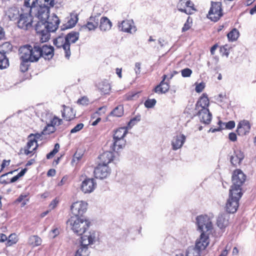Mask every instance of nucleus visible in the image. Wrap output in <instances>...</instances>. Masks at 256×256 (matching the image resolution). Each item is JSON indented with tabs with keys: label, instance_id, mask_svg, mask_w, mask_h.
Segmentation results:
<instances>
[{
	"label": "nucleus",
	"instance_id": "nucleus-43",
	"mask_svg": "<svg viewBox=\"0 0 256 256\" xmlns=\"http://www.w3.org/2000/svg\"><path fill=\"white\" fill-rule=\"evenodd\" d=\"M140 92H130L124 95V99L126 100H133L138 98V94Z\"/></svg>",
	"mask_w": 256,
	"mask_h": 256
},
{
	"label": "nucleus",
	"instance_id": "nucleus-28",
	"mask_svg": "<svg viewBox=\"0 0 256 256\" xmlns=\"http://www.w3.org/2000/svg\"><path fill=\"white\" fill-rule=\"evenodd\" d=\"M20 14L18 9L16 7L10 8L6 12V15L10 20H16Z\"/></svg>",
	"mask_w": 256,
	"mask_h": 256
},
{
	"label": "nucleus",
	"instance_id": "nucleus-33",
	"mask_svg": "<svg viewBox=\"0 0 256 256\" xmlns=\"http://www.w3.org/2000/svg\"><path fill=\"white\" fill-rule=\"evenodd\" d=\"M228 224V220L226 219L224 214L218 216L217 219V225L221 229L225 228Z\"/></svg>",
	"mask_w": 256,
	"mask_h": 256
},
{
	"label": "nucleus",
	"instance_id": "nucleus-24",
	"mask_svg": "<svg viewBox=\"0 0 256 256\" xmlns=\"http://www.w3.org/2000/svg\"><path fill=\"white\" fill-rule=\"evenodd\" d=\"M244 157V152L240 150H236L230 158V162L233 166H236L240 164Z\"/></svg>",
	"mask_w": 256,
	"mask_h": 256
},
{
	"label": "nucleus",
	"instance_id": "nucleus-38",
	"mask_svg": "<svg viewBox=\"0 0 256 256\" xmlns=\"http://www.w3.org/2000/svg\"><path fill=\"white\" fill-rule=\"evenodd\" d=\"M111 115L120 117L124 114V107L122 105H119L115 108L110 113Z\"/></svg>",
	"mask_w": 256,
	"mask_h": 256
},
{
	"label": "nucleus",
	"instance_id": "nucleus-23",
	"mask_svg": "<svg viewBox=\"0 0 256 256\" xmlns=\"http://www.w3.org/2000/svg\"><path fill=\"white\" fill-rule=\"evenodd\" d=\"M218 125L219 126L217 128H210V131L212 132H214L220 131L224 128L232 130L235 127L236 124L234 120H230L226 123L222 122L221 120H219Z\"/></svg>",
	"mask_w": 256,
	"mask_h": 256
},
{
	"label": "nucleus",
	"instance_id": "nucleus-53",
	"mask_svg": "<svg viewBox=\"0 0 256 256\" xmlns=\"http://www.w3.org/2000/svg\"><path fill=\"white\" fill-rule=\"evenodd\" d=\"M84 125L82 123H80L76 124L73 128L70 130V133H76L83 128Z\"/></svg>",
	"mask_w": 256,
	"mask_h": 256
},
{
	"label": "nucleus",
	"instance_id": "nucleus-60",
	"mask_svg": "<svg viewBox=\"0 0 256 256\" xmlns=\"http://www.w3.org/2000/svg\"><path fill=\"white\" fill-rule=\"evenodd\" d=\"M228 138L232 142H236L237 140L236 134L234 132H230L228 134Z\"/></svg>",
	"mask_w": 256,
	"mask_h": 256
},
{
	"label": "nucleus",
	"instance_id": "nucleus-58",
	"mask_svg": "<svg viewBox=\"0 0 256 256\" xmlns=\"http://www.w3.org/2000/svg\"><path fill=\"white\" fill-rule=\"evenodd\" d=\"M226 99V95L222 94H219L216 98V100L220 103L225 102Z\"/></svg>",
	"mask_w": 256,
	"mask_h": 256
},
{
	"label": "nucleus",
	"instance_id": "nucleus-6",
	"mask_svg": "<svg viewBox=\"0 0 256 256\" xmlns=\"http://www.w3.org/2000/svg\"><path fill=\"white\" fill-rule=\"evenodd\" d=\"M246 180V176L240 169H236L234 171L232 176V185L230 191L236 192L238 194H242V186Z\"/></svg>",
	"mask_w": 256,
	"mask_h": 256
},
{
	"label": "nucleus",
	"instance_id": "nucleus-1",
	"mask_svg": "<svg viewBox=\"0 0 256 256\" xmlns=\"http://www.w3.org/2000/svg\"><path fill=\"white\" fill-rule=\"evenodd\" d=\"M39 20L36 25L35 30L40 41L44 42L50 38V33L58 28L60 22L59 18L53 14L46 19L38 18Z\"/></svg>",
	"mask_w": 256,
	"mask_h": 256
},
{
	"label": "nucleus",
	"instance_id": "nucleus-40",
	"mask_svg": "<svg viewBox=\"0 0 256 256\" xmlns=\"http://www.w3.org/2000/svg\"><path fill=\"white\" fill-rule=\"evenodd\" d=\"M8 66V59L4 54H2L0 57V69L6 68Z\"/></svg>",
	"mask_w": 256,
	"mask_h": 256
},
{
	"label": "nucleus",
	"instance_id": "nucleus-29",
	"mask_svg": "<svg viewBox=\"0 0 256 256\" xmlns=\"http://www.w3.org/2000/svg\"><path fill=\"white\" fill-rule=\"evenodd\" d=\"M100 22V28L101 30L106 32L111 29L112 23L107 17L102 16Z\"/></svg>",
	"mask_w": 256,
	"mask_h": 256
},
{
	"label": "nucleus",
	"instance_id": "nucleus-7",
	"mask_svg": "<svg viewBox=\"0 0 256 256\" xmlns=\"http://www.w3.org/2000/svg\"><path fill=\"white\" fill-rule=\"evenodd\" d=\"M95 240L94 233L80 237V247L76 252L74 256H87L88 255V246L93 244Z\"/></svg>",
	"mask_w": 256,
	"mask_h": 256
},
{
	"label": "nucleus",
	"instance_id": "nucleus-25",
	"mask_svg": "<svg viewBox=\"0 0 256 256\" xmlns=\"http://www.w3.org/2000/svg\"><path fill=\"white\" fill-rule=\"evenodd\" d=\"M186 139V136L182 134L174 136L172 142V149L176 150L180 148L185 142Z\"/></svg>",
	"mask_w": 256,
	"mask_h": 256
},
{
	"label": "nucleus",
	"instance_id": "nucleus-62",
	"mask_svg": "<svg viewBox=\"0 0 256 256\" xmlns=\"http://www.w3.org/2000/svg\"><path fill=\"white\" fill-rule=\"evenodd\" d=\"M50 232L52 233V236L53 238H55L56 236L60 234L59 230L58 228H55L52 230H51Z\"/></svg>",
	"mask_w": 256,
	"mask_h": 256
},
{
	"label": "nucleus",
	"instance_id": "nucleus-51",
	"mask_svg": "<svg viewBox=\"0 0 256 256\" xmlns=\"http://www.w3.org/2000/svg\"><path fill=\"white\" fill-rule=\"evenodd\" d=\"M62 123V120L60 118L56 116H54L50 120V124L55 127V126H58Z\"/></svg>",
	"mask_w": 256,
	"mask_h": 256
},
{
	"label": "nucleus",
	"instance_id": "nucleus-30",
	"mask_svg": "<svg viewBox=\"0 0 256 256\" xmlns=\"http://www.w3.org/2000/svg\"><path fill=\"white\" fill-rule=\"evenodd\" d=\"M119 28H121L122 31L130 33L132 32L131 30L132 28H134L133 21L128 20H124L121 22L120 24L119 25Z\"/></svg>",
	"mask_w": 256,
	"mask_h": 256
},
{
	"label": "nucleus",
	"instance_id": "nucleus-10",
	"mask_svg": "<svg viewBox=\"0 0 256 256\" xmlns=\"http://www.w3.org/2000/svg\"><path fill=\"white\" fill-rule=\"evenodd\" d=\"M223 16L222 4L221 2L212 1L207 17L212 21L218 22Z\"/></svg>",
	"mask_w": 256,
	"mask_h": 256
},
{
	"label": "nucleus",
	"instance_id": "nucleus-14",
	"mask_svg": "<svg viewBox=\"0 0 256 256\" xmlns=\"http://www.w3.org/2000/svg\"><path fill=\"white\" fill-rule=\"evenodd\" d=\"M96 187V182L94 178L86 177L82 180L80 189L84 194H90L92 192Z\"/></svg>",
	"mask_w": 256,
	"mask_h": 256
},
{
	"label": "nucleus",
	"instance_id": "nucleus-39",
	"mask_svg": "<svg viewBox=\"0 0 256 256\" xmlns=\"http://www.w3.org/2000/svg\"><path fill=\"white\" fill-rule=\"evenodd\" d=\"M39 0H24V5L27 8H30V12L33 8H35L37 5H38V1Z\"/></svg>",
	"mask_w": 256,
	"mask_h": 256
},
{
	"label": "nucleus",
	"instance_id": "nucleus-50",
	"mask_svg": "<svg viewBox=\"0 0 256 256\" xmlns=\"http://www.w3.org/2000/svg\"><path fill=\"white\" fill-rule=\"evenodd\" d=\"M22 60V62L20 64V70L22 72H24L28 70V66H29L28 62H30V61H26V60Z\"/></svg>",
	"mask_w": 256,
	"mask_h": 256
},
{
	"label": "nucleus",
	"instance_id": "nucleus-47",
	"mask_svg": "<svg viewBox=\"0 0 256 256\" xmlns=\"http://www.w3.org/2000/svg\"><path fill=\"white\" fill-rule=\"evenodd\" d=\"M77 20H76L71 18L68 21L66 24L63 25L62 30H66L72 28L74 26Z\"/></svg>",
	"mask_w": 256,
	"mask_h": 256
},
{
	"label": "nucleus",
	"instance_id": "nucleus-15",
	"mask_svg": "<svg viewBox=\"0 0 256 256\" xmlns=\"http://www.w3.org/2000/svg\"><path fill=\"white\" fill-rule=\"evenodd\" d=\"M110 173V169L108 166L99 163L94 170V176L97 178H106Z\"/></svg>",
	"mask_w": 256,
	"mask_h": 256
},
{
	"label": "nucleus",
	"instance_id": "nucleus-12",
	"mask_svg": "<svg viewBox=\"0 0 256 256\" xmlns=\"http://www.w3.org/2000/svg\"><path fill=\"white\" fill-rule=\"evenodd\" d=\"M18 28L28 30L32 26V16L30 13H22L16 20Z\"/></svg>",
	"mask_w": 256,
	"mask_h": 256
},
{
	"label": "nucleus",
	"instance_id": "nucleus-63",
	"mask_svg": "<svg viewBox=\"0 0 256 256\" xmlns=\"http://www.w3.org/2000/svg\"><path fill=\"white\" fill-rule=\"evenodd\" d=\"M218 44H214V46H212L211 47V48L210 49V54L212 55H214V54L215 51L218 48Z\"/></svg>",
	"mask_w": 256,
	"mask_h": 256
},
{
	"label": "nucleus",
	"instance_id": "nucleus-55",
	"mask_svg": "<svg viewBox=\"0 0 256 256\" xmlns=\"http://www.w3.org/2000/svg\"><path fill=\"white\" fill-rule=\"evenodd\" d=\"M182 72V76L183 77H189L190 76V75L192 74V70L188 68H186L184 70H182L181 72Z\"/></svg>",
	"mask_w": 256,
	"mask_h": 256
},
{
	"label": "nucleus",
	"instance_id": "nucleus-4",
	"mask_svg": "<svg viewBox=\"0 0 256 256\" xmlns=\"http://www.w3.org/2000/svg\"><path fill=\"white\" fill-rule=\"evenodd\" d=\"M19 52L20 60L30 61V62H36L41 58L39 46L37 44L33 46L29 44L22 46L20 48Z\"/></svg>",
	"mask_w": 256,
	"mask_h": 256
},
{
	"label": "nucleus",
	"instance_id": "nucleus-9",
	"mask_svg": "<svg viewBox=\"0 0 256 256\" xmlns=\"http://www.w3.org/2000/svg\"><path fill=\"white\" fill-rule=\"evenodd\" d=\"M198 230L202 232L210 234L213 228L212 224L209 216L201 215L196 217Z\"/></svg>",
	"mask_w": 256,
	"mask_h": 256
},
{
	"label": "nucleus",
	"instance_id": "nucleus-13",
	"mask_svg": "<svg viewBox=\"0 0 256 256\" xmlns=\"http://www.w3.org/2000/svg\"><path fill=\"white\" fill-rule=\"evenodd\" d=\"M88 209L87 202L84 201H78L72 203L70 206L72 216L82 217Z\"/></svg>",
	"mask_w": 256,
	"mask_h": 256
},
{
	"label": "nucleus",
	"instance_id": "nucleus-16",
	"mask_svg": "<svg viewBox=\"0 0 256 256\" xmlns=\"http://www.w3.org/2000/svg\"><path fill=\"white\" fill-rule=\"evenodd\" d=\"M196 114L200 121L204 124H209L212 120V114L208 108H204L200 110H196Z\"/></svg>",
	"mask_w": 256,
	"mask_h": 256
},
{
	"label": "nucleus",
	"instance_id": "nucleus-37",
	"mask_svg": "<svg viewBox=\"0 0 256 256\" xmlns=\"http://www.w3.org/2000/svg\"><path fill=\"white\" fill-rule=\"evenodd\" d=\"M178 10L182 12L185 14H190L189 10L186 8V2L184 0H180L176 4Z\"/></svg>",
	"mask_w": 256,
	"mask_h": 256
},
{
	"label": "nucleus",
	"instance_id": "nucleus-44",
	"mask_svg": "<svg viewBox=\"0 0 256 256\" xmlns=\"http://www.w3.org/2000/svg\"><path fill=\"white\" fill-rule=\"evenodd\" d=\"M192 24V19L190 16H188L182 28V32H184L189 30L191 28Z\"/></svg>",
	"mask_w": 256,
	"mask_h": 256
},
{
	"label": "nucleus",
	"instance_id": "nucleus-57",
	"mask_svg": "<svg viewBox=\"0 0 256 256\" xmlns=\"http://www.w3.org/2000/svg\"><path fill=\"white\" fill-rule=\"evenodd\" d=\"M204 82H200L196 86L195 90L196 92L200 93L204 90Z\"/></svg>",
	"mask_w": 256,
	"mask_h": 256
},
{
	"label": "nucleus",
	"instance_id": "nucleus-5",
	"mask_svg": "<svg viewBox=\"0 0 256 256\" xmlns=\"http://www.w3.org/2000/svg\"><path fill=\"white\" fill-rule=\"evenodd\" d=\"M44 135L41 133L30 134L28 138V142L23 148L24 154L30 157L34 155L38 148V140H42L41 137Z\"/></svg>",
	"mask_w": 256,
	"mask_h": 256
},
{
	"label": "nucleus",
	"instance_id": "nucleus-34",
	"mask_svg": "<svg viewBox=\"0 0 256 256\" xmlns=\"http://www.w3.org/2000/svg\"><path fill=\"white\" fill-rule=\"evenodd\" d=\"M42 239L37 236H33L29 238V244L33 247L39 246L42 244Z\"/></svg>",
	"mask_w": 256,
	"mask_h": 256
},
{
	"label": "nucleus",
	"instance_id": "nucleus-59",
	"mask_svg": "<svg viewBox=\"0 0 256 256\" xmlns=\"http://www.w3.org/2000/svg\"><path fill=\"white\" fill-rule=\"evenodd\" d=\"M59 202V200L57 198H54L52 202L49 204V208L51 210L54 209L56 206H57Z\"/></svg>",
	"mask_w": 256,
	"mask_h": 256
},
{
	"label": "nucleus",
	"instance_id": "nucleus-36",
	"mask_svg": "<svg viewBox=\"0 0 256 256\" xmlns=\"http://www.w3.org/2000/svg\"><path fill=\"white\" fill-rule=\"evenodd\" d=\"M200 251L196 246H190L186 250V256H200Z\"/></svg>",
	"mask_w": 256,
	"mask_h": 256
},
{
	"label": "nucleus",
	"instance_id": "nucleus-42",
	"mask_svg": "<svg viewBox=\"0 0 256 256\" xmlns=\"http://www.w3.org/2000/svg\"><path fill=\"white\" fill-rule=\"evenodd\" d=\"M56 128L50 124H48L42 131L44 135L50 134L56 131Z\"/></svg>",
	"mask_w": 256,
	"mask_h": 256
},
{
	"label": "nucleus",
	"instance_id": "nucleus-8",
	"mask_svg": "<svg viewBox=\"0 0 256 256\" xmlns=\"http://www.w3.org/2000/svg\"><path fill=\"white\" fill-rule=\"evenodd\" d=\"M242 195V194H237L236 192L230 190L229 198L225 206L226 210L228 213L234 214L237 211L239 206V200Z\"/></svg>",
	"mask_w": 256,
	"mask_h": 256
},
{
	"label": "nucleus",
	"instance_id": "nucleus-45",
	"mask_svg": "<svg viewBox=\"0 0 256 256\" xmlns=\"http://www.w3.org/2000/svg\"><path fill=\"white\" fill-rule=\"evenodd\" d=\"M60 144L58 143H56L54 144V148L52 151L46 154V158L50 159L52 158L55 154L58 152L60 150Z\"/></svg>",
	"mask_w": 256,
	"mask_h": 256
},
{
	"label": "nucleus",
	"instance_id": "nucleus-35",
	"mask_svg": "<svg viewBox=\"0 0 256 256\" xmlns=\"http://www.w3.org/2000/svg\"><path fill=\"white\" fill-rule=\"evenodd\" d=\"M239 35L238 30L234 28L228 34L227 36L229 41L234 42L238 38Z\"/></svg>",
	"mask_w": 256,
	"mask_h": 256
},
{
	"label": "nucleus",
	"instance_id": "nucleus-61",
	"mask_svg": "<svg viewBox=\"0 0 256 256\" xmlns=\"http://www.w3.org/2000/svg\"><path fill=\"white\" fill-rule=\"evenodd\" d=\"M10 164V160H4L2 161V162L1 164V168L0 170V172L6 166H9Z\"/></svg>",
	"mask_w": 256,
	"mask_h": 256
},
{
	"label": "nucleus",
	"instance_id": "nucleus-11",
	"mask_svg": "<svg viewBox=\"0 0 256 256\" xmlns=\"http://www.w3.org/2000/svg\"><path fill=\"white\" fill-rule=\"evenodd\" d=\"M40 2L37 8V18L46 19L48 18L50 8L54 6V0H39Z\"/></svg>",
	"mask_w": 256,
	"mask_h": 256
},
{
	"label": "nucleus",
	"instance_id": "nucleus-48",
	"mask_svg": "<svg viewBox=\"0 0 256 256\" xmlns=\"http://www.w3.org/2000/svg\"><path fill=\"white\" fill-rule=\"evenodd\" d=\"M100 89L102 94H108L110 90V86L108 84L104 82L100 86Z\"/></svg>",
	"mask_w": 256,
	"mask_h": 256
},
{
	"label": "nucleus",
	"instance_id": "nucleus-49",
	"mask_svg": "<svg viewBox=\"0 0 256 256\" xmlns=\"http://www.w3.org/2000/svg\"><path fill=\"white\" fill-rule=\"evenodd\" d=\"M18 241V236L15 234H12L8 237V246H12L14 244H16Z\"/></svg>",
	"mask_w": 256,
	"mask_h": 256
},
{
	"label": "nucleus",
	"instance_id": "nucleus-18",
	"mask_svg": "<svg viewBox=\"0 0 256 256\" xmlns=\"http://www.w3.org/2000/svg\"><path fill=\"white\" fill-rule=\"evenodd\" d=\"M250 123L248 120H242L238 125L236 132L238 136H245L250 132Z\"/></svg>",
	"mask_w": 256,
	"mask_h": 256
},
{
	"label": "nucleus",
	"instance_id": "nucleus-21",
	"mask_svg": "<svg viewBox=\"0 0 256 256\" xmlns=\"http://www.w3.org/2000/svg\"><path fill=\"white\" fill-rule=\"evenodd\" d=\"M210 105V100L208 95L204 93L200 97L196 104L195 110H200L204 108H208Z\"/></svg>",
	"mask_w": 256,
	"mask_h": 256
},
{
	"label": "nucleus",
	"instance_id": "nucleus-26",
	"mask_svg": "<svg viewBox=\"0 0 256 256\" xmlns=\"http://www.w3.org/2000/svg\"><path fill=\"white\" fill-rule=\"evenodd\" d=\"M114 154L110 152H105L99 156L100 163L108 166L114 158Z\"/></svg>",
	"mask_w": 256,
	"mask_h": 256
},
{
	"label": "nucleus",
	"instance_id": "nucleus-46",
	"mask_svg": "<svg viewBox=\"0 0 256 256\" xmlns=\"http://www.w3.org/2000/svg\"><path fill=\"white\" fill-rule=\"evenodd\" d=\"M186 8H187L186 10H189L190 12V14H186L188 15L194 14L196 10L194 8V4L190 0L186 2Z\"/></svg>",
	"mask_w": 256,
	"mask_h": 256
},
{
	"label": "nucleus",
	"instance_id": "nucleus-56",
	"mask_svg": "<svg viewBox=\"0 0 256 256\" xmlns=\"http://www.w3.org/2000/svg\"><path fill=\"white\" fill-rule=\"evenodd\" d=\"M88 99L86 96H83L77 100V104L82 105H86L88 103Z\"/></svg>",
	"mask_w": 256,
	"mask_h": 256
},
{
	"label": "nucleus",
	"instance_id": "nucleus-64",
	"mask_svg": "<svg viewBox=\"0 0 256 256\" xmlns=\"http://www.w3.org/2000/svg\"><path fill=\"white\" fill-rule=\"evenodd\" d=\"M56 171L54 169H50L47 172V176H53L56 174Z\"/></svg>",
	"mask_w": 256,
	"mask_h": 256
},
{
	"label": "nucleus",
	"instance_id": "nucleus-52",
	"mask_svg": "<svg viewBox=\"0 0 256 256\" xmlns=\"http://www.w3.org/2000/svg\"><path fill=\"white\" fill-rule=\"evenodd\" d=\"M156 100L154 98L148 99L144 103L146 108H153L156 104Z\"/></svg>",
	"mask_w": 256,
	"mask_h": 256
},
{
	"label": "nucleus",
	"instance_id": "nucleus-20",
	"mask_svg": "<svg viewBox=\"0 0 256 256\" xmlns=\"http://www.w3.org/2000/svg\"><path fill=\"white\" fill-rule=\"evenodd\" d=\"M39 50L41 53V57L46 60L51 59L54 55V48L46 44L43 45L42 46H39Z\"/></svg>",
	"mask_w": 256,
	"mask_h": 256
},
{
	"label": "nucleus",
	"instance_id": "nucleus-17",
	"mask_svg": "<svg viewBox=\"0 0 256 256\" xmlns=\"http://www.w3.org/2000/svg\"><path fill=\"white\" fill-rule=\"evenodd\" d=\"M202 232L200 238L196 240V246L200 250H204L208 246L210 243L209 234Z\"/></svg>",
	"mask_w": 256,
	"mask_h": 256
},
{
	"label": "nucleus",
	"instance_id": "nucleus-27",
	"mask_svg": "<svg viewBox=\"0 0 256 256\" xmlns=\"http://www.w3.org/2000/svg\"><path fill=\"white\" fill-rule=\"evenodd\" d=\"M99 19L98 17L95 16H91L88 21L85 27L89 30H94L98 26Z\"/></svg>",
	"mask_w": 256,
	"mask_h": 256
},
{
	"label": "nucleus",
	"instance_id": "nucleus-54",
	"mask_svg": "<svg viewBox=\"0 0 256 256\" xmlns=\"http://www.w3.org/2000/svg\"><path fill=\"white\" fill-rule=\"evenodd\" d=\"M12 172H8V173H6L5 174H2V176H0V182L2 183V184H9L10 183V180H8V178H6V177L7 176V175L9 174H12Z\"/></svg>",
	"mask_w": 256,
	"mask_h": 256
},
{
	"label": "nucleus",
	"instance_id": "nucleus-31",
	"mask_svg": "<svg viewBox=\"0 0 256 256\" xmlns=\"http://www.w3.org/2000/svg\"><path fill=\"white\" fill-rule=\"evenodd\" d=\"M127 133L128 130L126 128H120L115 130L113 136V140L124 139Z\"/></svg>",
	"mask_w": 256,
	"mask_h": 256
},
{
	"label": "nucleus",
	"instance_id": "nucleus-22",
	"mask_svg": "<svg viewBox=\"0 0 256 256\" xmlns=\"http://www.w3.org/2000/svg\"><path fill=\"white\" fill-rule=\"evenodd\" d=\"M166 78L167 76L166 74L163 75L162 80L160 84L157 85L153 90L154 92L158 94H165L168 92L170 89V84L168 82H165Z\"/></svg>",
	"mask_w": 256,
	"mask_h": 256
},
{
	"label": "nucleus",
	"instance_id": "nucleus-41",
	"mask_svg": "<svg viewBox=\"0 0 256 256\" xmlns=\"http://www.w3.org/2000/svg\"><path fill=\"white\" fill-rule=\"evenodd\" d=\"M230 48L228 44L220 46V52L222 56L228 58L229 56Z\"/></svg>",
	"mask_w": 256,
	"mask_h": 256
},
{
	"label": "nucleus",
	"instance_id": "nucleus-32",
	"mask_svg": "<svg viewBox=\"0 0 256 256\" xmlns=\"http://www.w3.org/2000/svg\"><path fill=\"white\" fill-rule=\"evenodd\" d=\"M113 144L112 150L113 151L118 150L122 148L126 145V142L124 139L113 140Z\"/></svg>",
	"mask_w": 256,
	"mask_h": 256
},
{
	"label": "nucleus",
	"instance_id": "nucleus-3",
	"mask_svg": "<svg viewBox=\"0 0 256 256\" xmlns=\"http://www.w3.org/2000/svg\"><path fill=\"white\" fill-rule=\"evenodd\" d=\"M80 36V34L78 32L72 31L65 36H60L56 38L54 41V44L58 48H62L64 51L65 56L69 58L70 54V44L76 42Z\"/></svg>",
	"mask_w": 256,
	"mask_h": 256
},
{
	"label": "nucleus",
	"instance_id": "nucleus-2",
	"mask_svg": "<svg viewBox=\"0 0 256 256\" xmlns=\"http://www.w3.org/2000/svg\"><path fill=\"white\" fill-rule=\"evenodd\" d=\"M66 224L74 234L82 236H88L92 233H94L96 235L94 231H88L91 222L86 218L70 216L67 220Z\"/></svg>",
	"mask_w": 256,
	"mask_h": 256
},
{
	"label": "nucleus",
	"instance_id": "nucleus-19",
	"mask_svg": "<svg viewBox=\"0 0 256 256\" xmlns=\"http://www.w3.org/2000/svg\"><path fill=\"white\" fill-rule=\"evenodd\" d=\"M62 107L63 110L61 111L62 116L64 120L70 121L75 118L76 112L72 108L64 104H63Z\"/></svg>",
	"mask_w": 256,
	"mask_h": 256
}]
</instances>
